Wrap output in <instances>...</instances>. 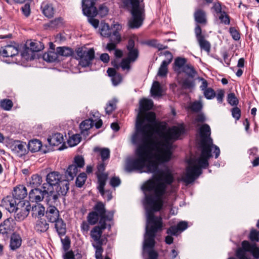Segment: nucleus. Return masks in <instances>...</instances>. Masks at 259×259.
Returning <instances> with one entry per match:
<instances>
[{"label":"nucleus","mask_w":259,"mask_h":259,"mask_svg":"<svg viewBox=\"0 0 259 259\" xmlns=\"http://www.w3.org/2000/svg\"><path fill=\"white\" fill-rule=\"evenodd\" d=\"M42 58L48 62H54L58 60V56L56 51H49L44 54Z\"/></svg>","instance_id":"obj_34"},{"label":"nucleus","mask_w":259,"mask_h":259,"mask_svg":"<svg viewBox=\"0 0 259 259\" xmlns=\"http://www.w3.org/2000/svg\"><path fill=\"white\" fill-rule=\"evenodd\" d=\"M13 105V102L10 99H4L0 102L1 107L6 111L10 110L12 109Z\"/></svg>","instance_id":"obj_43"},{"label":"nucleus","mask_w":259,"mask_h":259,"mask_svg":"<svg viewBox=\"0 0 259 259\" xmlns=\"http://www.w3.org/2000/svg\"><path fill=\"white\" fill-rule=\"evenodd\" d=\"M101 35L105 37H108L111 36V32L108 24H104L102 25L101 28Z\"/></svg>","instance_id":"obj_45"},{"label":"nucleus","mask_w":259,"mask_h":259,"mask_svg":"<svg viewBox=\"0 0 259 259\" xmlns=\"http://www.w3.org/2000/svg\"><path fill=\"white\" fill-rule=\"evenodd\" d=\"M229 32L234 40H238L240 39V33L234 27H230Z\"/></svg>","instance_id":"obj_57"},{"label":"nucleus","mask_w":259,"mask_h":259,"mask_svg":"<svg viewBox=\"0 0 259 259\" xmlns=\"http://www.w3.org/2000/svg\"><path fill=\"white\" fill-rule=\"evenodd\" d=\"M27 195V189L26 187L22 185H20L16 187L14 190L13 194V197L17 199L20 200L23 199L26 197Z\"/></svg>","instance_id":"obj_22"},{"label":"nucleus","mask_w":259,"mask_h":259,"mask_svg":"<svg viewBox=\"0 0 259 259\" xmlns=\"http://www.w3.org/2000/svg\"><path fill=\"white\" fill-rule=\"evenodd\" d=\"M96 152H99L103 161L108 159L110 156V150L107 148H100L96 147L94 149Z\"/></svg>","instance_id":"obj_39"},{"label":"nucleus","mask_w":259,"mask_h":259,"mask_svg":"<svg viewBox=\"0 0 259 259\" xmlns=\"http://www.w3.org/2000/svg\"><path fill=\"white\" fill-rule=\"evenodd\" d=\"M55 228L59 235H64L66 233V224L62 219H58L55 221Z\"/></svg>","instance_id":"obj_37"},{"label":"nucleus","mask_w":259,"mask_h":259,"mask_svg":"<svg viewBox=\"0 0 259 259\" xmlns=\"http://www.w3.org/2000/svg\"><path fill=\"white\" fill-rule=\"evenodd\" d=\"M182 72H184L187 75L191 77H194L196 74L194 67L190 64H186L184 66L183 69L182 70Z\"/></svg>","instance_id":"obj_41"},{"label":"nucleus","mask_w":259,"mask_h":259,"mask_svg":"<svg viewBox=\"0 0 259 259\" xmlns=\"http://www.w3.org/2000/svg\"><path fill=\"white\" fill-rule=\"evenodd\" d=\"M228 102L232 106L237 105L238 100L234 93H230L228 95Z\"/></svg>","instance_id":"obj_52"},{"label":"nucleus","mask_w":259,"mask_h":259,"mask_svg":"<svg viewBox=\"0 0 259 259\" xmlns=\"http://www.w3.org/2000/svg\"><path fill=\"white\" fill-rule=\"evenodd\" d=\"M21 10L23 14L26 17H28L29 16L31 12L30 4L29 3L25 4L23 6Z\"/></svg>","instance_id":"obj_55"},{"label":"nucleus","mask_w":259,"mask_h":259,"mask_svg":"<svg viewBox=\"0 0 259 259\" xmlns=\"http://www.w3.org/2000/svg\"><path fill=\"white\" fill-rule=\"evenodd\" d=\"M212 9L215 12V16L220 21V23L225 25H229L230 23V17L227 13L222 11V8L220 3H215L213 4Z\"/></svg>","instance_id":"obj_14"},{"label":"nucleus","mask_w":259,"mask_h":259,"mask_svg":"<svg viewBox=\"0 0 259 259\" xmlns=\"http://www.w3.org/2000/svg\"><path fill=\"white\" fill-rule=\"evenodd\" d=\"M108 10L107 7L104 6H101L99 7L98 14H99L101 17H104L108 14Z\"/></svg>","instance_id":"obj_64"},{"label":"nucleus","mask_w":259,"mask_h":259,"mask_svg":"<svg viewBox=\"0 0 259 259\" xmlns=\"http://www.w3.org/2000/svg\"><path fill=\"white\" fill-rule=\"evenodd\" d=\"M69 181L67 179H63L57 186H55L56 192L58 195L65 196L67 194L69 188Z\"/></svg>","instance_id":"obj_20"},{"label":"nucleus","mask_w":259,"mask_h":259,"mask_svg":"<svg viewBox=\"0 0 259 259\" xmlns=\"http://www.w3.org/2000/svg\"><path fill=\"white\" fill-rule=\"evenodd\" d=\"M93 211L100 217L99 222L102 221L103 223H106V221H111L112 219L113 213L112 212H109L106 214L105 205L101 202H98L95 204Z\"/></svg>","instance_id":"obj_9"},{"label":"nucleus","mask_w":259,"mask_h":259,"mask_svg":"<svg viewBox=\"0 0 259 259\" xmlns=\"http://www.w3.org/2000/svg\"><path fill=\"white\" fill-rule=\"evenodd\" d=\"M182 86L185 89H190L194 86V82L190 79L186 78L183 80Z\"/></svg>","instance_id":"obj_62"},{"label":"nucleus","mask_w":259,"mask_h":259,"mask_svg":"<svg viewBox=\"0 0 259 259\" xmlns=\"http://www.w3.org/2000/svg\"><path fill=\"white\" fill-rule=\"evenodd\" d=\"M32 215L33 217L39 218L45 214V208L40 203H36L32 206Z\"/></svg>","instance_id":"obj_28"},{"label":"nucleus","mask_w":259,"mask_h":259,"mask_svg":"<svg viewBox=\"0 0 259 259\" xmlns=\"http://www.w3.org/2000/svg\"><path fill=\"white\" fill-rule=\"evenodd\" d=\"M49 228V224L45 219H38L35 226V229L38 232H46Z\"/></svg>","instance_id":"obj_33"},{"label":"nucleus","mask_w":259,"mask_h":259,"mask_svg":"<svg viewBox=\"0 0 259 259\" xmlns=\"http://www.w3.org/2000/svg\"><path fill=\"white\" fill-rule=\"evenodd\" d=\"M153 105L151 100L143 99L140 102L136 131L131 139L132 143L138 146L135 151L137 158L127 160L125 166V170L128 172L135 171L153 174V179L142 187L144 193H155L159 185L163 186L164 192H166L167 187L173 183L171 171L167 167L159 169L158 165L170 159L172 143L184 132L182 126H175L161 134L163 141L154 139L153 126L150 124L143 125L144 112L152 109Z\"/></svg>","instance_id":"obj_1"},{"label":"nucleus","mask_w":259,"mask_h":259,"mask_svg":"<svg viewBox=\"0 0 259 259\" xmlns=\"http://www.w3.org/2000/svg\"><path fill=\"white\" fill-rule=\"evenodd\" d=\"M195 21L199 24L205 25L207 23V18L205 12L201 9L196 10L194 14Z\"/></svg>","instance_id":"obj_25"},{"label":"nucleus","mask_w":259,"mask_h":259,"mask_svg":"<svg viewBox=\"0 0 259 259\" xmlns=\"http://www.w3.org/2000/svg\"><path fill=\"white\" fill-rule=\"evenodd\" d=\"M74 165H76L77 168H81L84 165L83 158L81 156H76L74 158Z\"/></svg>","instance_id":"obj_54"},{"label":"nucleus","mask_w":259,"mask_h":259,"mask_svg":"<svg viewBox=\"0 0 259 259\" xmlns=\"http://www.w3.org/2000/svg\"><path fill=\"white\" fill-rule=\"evenodd\" d=\"M16 225L15 220L12 218L5 220L0 224V234L4 237H8L14 230Z\"/></svg>","instance_id":"obj_10"},{"label":"nucleus","mask_w":259,"mask_h":259,"mask_svg":"<svg viewBox=\"0 0 259 259\" xmlns=\"http://www.w3.org/2000/svg\"><path fill=\"white\" fill-rule=\"evenodd\" d=\"M187 59L184 58L177 57L174 62V70L178 73L182 72V70L186 64Z\"/></svg>","instance_id":"obj_29"},{"label":"nucleus","mask_w":259,"mask_h":259,"mask_svg":"<svg viewBox=\"0 0 259 259\" xmlns=\"http://www.w3.org/2000/svg\"><path fill=\"white\" fill-rule=\"evenodd\" d=\"M122 2L132 14V17L128 22L129 27L131 28H139L142 25L145 17L143 0H123Z\"/></svg>","instance_id":"obj_3"},{"label":"nucleus","mask_w":259,"mask_h":259,"mask_svg":"<svg viewBox=\"0 0 259 259\" xmlns=\"http://www.w3.org/2000/svg\"><path fill=\"white\" fill-rule=\"evenodd\" d=\"M203 94L204 97L208 100L212 99L215 96V93L214 91L210 88H209L205 90V91H203Z\"/></svg>","instance_id":"obj_51"},{"label":"nucleus","mask_w":259,"mask_h":259,"mask_svg":"<svg viewBox=\"0 0 259 259\" xmlns=\"http://www.w3.org/2000/svg\"><path fill=\"white\" fill-rule=\"evenodd\" d=\"M136 39H137V37L135 35H132L128 39L126 46L128 51L127 58L132 62H135L139 56L138 50L135 47V41Z\"/></svg>","instance_id":"obj_13"},{"label":"nucleus","mask_w":259,"mask_h":259,"mask_svg":"<svg viewBox=\"0 0 259 259\" xmlns=\"http://www.w3.org/2000/svg\"><path fill=\"white\" fill-rule=\"evenodd\" d=\"M249 239L252 241H259V231L252 230L250 233Z\"/></svg>","instance_id":"obj_58"},{"label":"nucleus","mask_w":259,"mask_h":259,"mask_svg":"<svg viewBox=\"0 0 259 259\" xmlns=\"http://www.w3.org/2000/svg\"><path fill=\"white\" fill-rule=\"evenodd\" d=\"M41 8L42 10L43 14L47 17H52L54 14V10L52 4L44 2L41 6Z\"/></svg>","instance_id":"obj_32"},{"label":"nucleus","mask_w":259,"mask_h":259,"mask_svg":"<svg viewBox=\"0 0 259 259\" xmlns=\"http://www.w3.org/2000/svg\"><path fill=\"white\" fill-rule=\"evenodd\" d=\"M232 114L234 118L238 120L240 117L241 111L238 107L233 108L232 109Z\"/></svg>","instance_id":"obj_63"},{"label":"nucleus","mask_w":259,"mask_h":259,"mask_svg":"<svg viewBox=\"0 0 259 259\" xmlns=\"http://www.w3.org/2000/svg\"><path fill=\"white\" fill-rule=\"evenodd\" d=\"M63 180L62 175L58 171H53L49 172L46 176L47 188L53 190V187L57 186Z\"/></svg>","instance_id":"obj_12"},{"label":"nucleus","mask_w":259,"mask_h":259,"mask_svg":"<svg viewBox=\"0 0 259 259\" xmlns=\"http://www.w3.org/2000/svg\"><path fill=\"white\" fill-rule=\"evenodd\" d=\"M14 197H7L2 201L3 205L10 212L15 211L18 202Z\"/></svg>","instance_id":"obj_18"},{"label":"nucleus","mask_w":259,"mask_h":259,"mask_svg":"<svg viewBox=\"0 0 259 259\" xmlns=\"http://www.w3.org/2000/svg\"><path fill=\"white\" fill-rule=\"evenodd\" d=\"M96 0H82L83 14L88 17L89 23L95 28L99 24V21L94 18L98 14V11L95 6Z\"/></svg>","instance_id":"obj_4"},{"label":"nucleus","mask_w":259,"mask_h":259,"mask_svg":"<svg viewBox=\"0 0 259 259\" xmlns=\"http://www.w3.org/2000/svg\"><path fill=\"white\" fill-rule=\"evenodd\" d=\"M163 90L159 82L154 81L151 87L150 93L154 98L160 97L163 95Z\"/></svg>","instance_id":"obj_24"},{"label":"nucleus","mask_w":259,"mask_h":259,"mask_svg":"<svg viewBox=\"0 0 259 259\" xmlns=\"http://www.w3.org/2000/svg\"><path fill=\"white\" fill-rule=\"evenodd\" d=\"M78 172V168L77 166L74 164H71L68 166L66 172L65 177L69 181H72L76 176Z\"/></svg>","instance_id":"obj_30"},{"label":"nucleus","mask_w":259,"mask_h":259,"mask_svg":"<svg viewBox=\"0 0 259 259\" xmlns=\"http://www.w3.org/2000/svg\"><path fill=\"white\" fill-rule=\"evenodd\" d=\"M80 141L79 135L75 134L72 135L68 140V143L70 146L73 147L77 145Z\"/></svg>","instance_id":"obj_47"},{"label":"nucleus","mask_w":259,"mask_h":259,"mask_svg":"<svg viewBox=\"0 0 259 259\" xmlns=\"http://www.w3.org/2000/svg\"><path fill=\"white\" fill-rule=\"evenodd\" d=\"M132 62V61L127 58L123 59L120 63V67L123 70H128L130 69V63Z\"/></svg>","instance_id":"obj_53"},{"label":"nucleus","mask_w":259,"mask_h":259,"mask_svg":"<svg viewBox=\"0 0 259 259\" xmlns=\"http://www.w3.org/2000/svg\"><path fill=\"white\" fill-rule=\"evenodd\" d=\"M194 32L200 49L209 53L211 47L210 44L205 39L204 36L202 34L201 28L198 24L196 25Z\"/></svg>","instance_id":"obj_11"},{"label":"nucleus","mask_w":259,"mask_h":259,"mask_svg":"<svg viewBox=\"0 0 259 259\" xmlns=\"http://www.w3.org/2000/svg\"><path fill=\"white\" fill-rule=\"evenodd\" d=\"M168 64L166 63L162 62V63L159 68L157 75L162 77L166 76L168 72Z\"/></svg>","instance_id":"obj_46"},{"label":"nucleus","mask_w":259,"mask_h":259,"mask_svg":"<svg viewBox=\"0 0 259 259\" xmlns=\"http://www.w3.org/2000/svg\"><path fill=\"white\" fill-rule=\"evenodd\" d=\"M1 50V55L5 57H13L17 55L19 52L17 47L11 45L6 46L4 48H2Z\"/></svg>","instance_id":"obj_21"},{"label":"nucleus","mask_w":259,"mask_h":259,"mask_svg":"<svg viewBox=\"0 0 259 259\" xmlns=\"http://www.w3.org/2000/svg\"><path fill=\"white\" fill-rule=\"evenodd\" d=\"M88 222L91 225H95L100 220V217L92 211L90 212L87 217Z\"/></svg>","instance_id":"obj_42"},{"label":"nucleus","mask_w":259,"mask_h":259,"mask_svg":"<svg viewBox=\"0 0 259 259\" xmlns=\"http://www.w3.org/2000/svg\"><path fill=\"white\" fill-rule=\"evenodd\" d=\"M92 245L96 249V258L102 259V252L103 251V249L102 247V245L95 244V243H92Z\"/></svg>","instance_id":"obj_49"},{"label":"nucleus","mask_w":259,"mask_h":259,"mask_svg":"<svg viewBox=\"0 0 259 259\" xmlns=\"http://www.w3.org/2000/svg\"><path fill=\"white\" fill-rule=\"evenodd\" d=\"M22 243L20 235L16 233H13L11 237L10 247L12 250H15L20 247Z\"/></svg>","instance_id":"obj_27"},{"label":"nucleus","mask_w":259,"mask_h":259,"mask_svg":"<svg viewBox=\"0 0 259 259\" xmlns=\"http://www.w3.org/2000/svg\"><path fill=\"white\" fill-rule=\"evenodd\" d=\"M27 146L28 149L30 151L32 152H35L38 151L40 149L42 146V144L39 140L34 139L29 141Z\"/></svg>","instance_id":"obj_36"},{"label":"nucleus","mask_w":259,"mask_h":259,"mask_svg":"<svg viewBox=\"0 0 259 259\" xmlns=\"http://www.w3.org/2000/svg\"><path fill=\"white\" fill-rule=\"evenodd\" d=\"M202 107V105L200 102H195L192 103L191 106V108L192 110L198 112L201 110Z\"/></svg>","instance_id":"obj_60"},{"label":"nucleus","mask_w":259,"mask_h":259,"mask_svg":"<svg viewBox=\"0 0 259 259\" xmlns=\"http://www.w3.org/2000/svg\"><path fill=\"white\" fill-rule=\"evenodd\" d=\"M44 45L40 41H32L29 44V48H28L25 51L23 52L21 55L26 60L29 59L27 55V52L30 50L31 52H39L44 49Z\"/></svg>","instance_id":"obj_19"},{"label":"nucleus","mask_w":259,"mask_h":259,"mask_svg":"<svg viewBox=\"0 0 259 259\" xmlns=\"http://www.w3.org/2000/svg\"><path fill=\"white\" fill-rule=\"evenodd\" d=\"M87 179V175L85 173L83 172L80 174L76 178V185L78 187H81L84 184Z\"/></svg>","instance_id":"obj_48"},{"label":"nucleus","mask_w":259,"mask_h":259,"mask_svg":"<svg viewBox=\"0 0 259 259\" xmlns=\"http://www.w3.org/2000/svg\"><path fill=\"white\" fill-rule=\"evenodd\" d=\"M199 134L201 155L199 157L189 159L186 171L182 177V181L187 184L193 182L202 174V169L208 166V159L212 156L211 152L212 149L215 158L220 154L219 148L212 144V140L210 138V128L208 125L205 124L201 126L199 129Z\"/></svg>","instance_id":"obj_2"},{"label":"nucleus","mask_w":259,"mask_h":259,"mask_svg":"<svg viewBox=\"0 0 259 259\" xmlns=\"http://www.w3.org/2000/svg\"><path fill=\"white\" fill-rule=\"evenodd\" d=\"M42 183V178L38 175H34L31 176L29 181V185L31 188H37Z\"/></svg>","instance_id":"obj_38"},{"label":"nucleus","mask_w":259,"mask_h":259,"mask_svg":"<svg viewBox=\"0 0 259 259\" xmlns=\"http://www.w3.org/2000/svg\"><path fill=\"white\" fill-rule=\"evenodd\" d=\"M26 143L20 141H14L10 144L12 151L18 156L21 157L27 153Z\"/></svg>","instance_id":"obj_15"},{"label":"nucleus","mask_w":259,"mask_h":259,"mask_svg":"<svg viewBox=\"0 0 259 259\" xmlns=\"http://www.w3.org/2000/svg\"><path fill=\"white\" fill-rule=\"evenodd\" d=\"M56 51L58 56L67 57L71 56L73 54V51L71 48L66 47H57Z\"/></svg>","instance_id":"obj_35"},{"label":"nucleus","mask_w":259,"mask_h":259,"mask_svg":"<svg viewBox=\"0 0 259 259\" xmlns=\"http://www.w3.org/2000/svg\"><path fill=\"white\" fill-rule=\"evenodd\" d=\"M155 118H156L155 114L154 113H153L152 112H149L148 113L144 112L143 122L144 121V120H146L147 121L149 122V123H148L147 124H150L152 126H153L152 125V124L153 123L154 124L155 123ZM153 127L154 128V127ZM162 133H161L160 134V139H158L156 138L153 135L154 139L158 140V141H163V139L162 138L161 136ZM164 133H165V132Z\"/></svg>","instance_id":"obj_31"},{"label":"nucleus","mask_w":259,"mask_h":259,"mask_svg":"<svg viewBox=\"0 0 259 259\" xmlns=\"http://www.w3.org/2000/svg\"><path fill=\"white\" fill-rule=\"evenodd\" d=\"M31 205L27 201L22 200L19 201L17 204L15 215V221L17 222H21L24 220L28 215Z\"/></svg>","instance_id":"obj_7"},{"label":"nucleus","mask_w":259,"mask_h":259,"mask_svg":"<svg viewBox=\"0 0 259 259\" xmlns=\"http://www.w3.org/2000/svg\"><path fill=\"white\" fill-rule=\"evenodd\" d=\"M121 183V181L118 177H113L110 181V184L112 187L118 186Z\"/></svg>","instance_id":"obj_61"},{"label":"nucleus","mask_w":259,"mask_h":259,"mask_svg":"<svg viewBox=\"0 0 259 259\" xmlns=\"http://www.w3.org/2000/svg\"><path fill=\"white\" fill-rule=\"evenodd\" d=\"M77 55L76 59L79 64L83 67L89 66L95 58V51L93 48L87 49L85 48H78L75 50Z\"/></svg>","instance_id":"obj_6"},{"label":"nucleus","mask_w":259,"mask_h":259,"mask_svg":"<svg viewBox=\"0 0 259 259\" xmlns=\"http://www.w3.org/2000/svg\"><path fill=\"white\" fill-rule=\"evenodd\" d=\"M97 175L99 183L98 189L102 191V189L104 188L108 175L106 174H97Z\"/></svg>","instance_id":"obj_40"},{"label":"nucleus","mask_w":259,"mask_h":259,"mask_svg":"<svg viewBox=\"0 0 259 259\" xmlns=\"http://www.w3.org/2000/svg\"><path fill=\"white\" fill-rule=\"evenodd\" d=\"M107 228V224L99 222V225L94 227L91 231L90 235L94 241L93 243L95 244L103 245V239L102 238L103 231Z\"/></svg>","instance_id":"obj_8"},{"label":"nucleus","mask_w":259,"mask_h":259,"mask_svg":"<svg viewBox=\"0 0 259 259\" xmlns=\"http://www.w3.org/2000/svg\"><path fill=\"white\" fill-rule=\"evenodd\" d=\"M46 216L49 222L54 223L60 218L59 211L55 206L50 205L46 211Z\"/></svg>","instance_id":"obj_17"},{"label":"nucleus","mask_w":259,"mask_h":259,"mask_svg":"<svg viewBox=\"0 0 259 259\" xmlns=\"http://www.w3.org/2000/svg\"><path fill=\"white\" fill-rule=\"evenodd\" d=\"M42 188L44 189L42 191L37 188H34L30 190L29 197L31 201L40 202L43 200L46 195L49 197H52L54 200L58 198L57 194L49 188H47L45 184H43Z\"/></svg>","instance_id":"obj_5"},{"label":"nucleus","mask_w":259,"mask_h":259,"mask_svg":"<svg viewBox=\"0 0 259 259\" xmlns=\"http://www.w3.org/2000/svg\"><path fill=\"white\" fill-rule=\"evenodd\" d=\"M110 41H114L116 44L119 43L121 40V36L117 31H114L112 35L110 36Z\"/></svg>","instance_id":"obj_59"},{"label":"nucleus","mask_w":259,"mask_h":259,"mask_svg":"<svg viewBox=\"0 0 259 259\" xmlns=\"http://www.w3.org/2000/svg\"><path fill=\"white\" fill-rule=\"evenodd\" d=\"M49 144L52 146H58L64 142L63 135L60 133H55L48 138Z\"/></svg>","instance_id":"obj_23"},{"label":"nucleus","mask_w":259,"mask_h":259,"mask_svg":"<svg viewBox=\"0 0 259 259\" xmlns=\"http://www.w3.org/2000/svg\"><path fill=\"white\" fill-rule=\"evenodd\" d=\"M117 100L114 99L108 102L107 107L105 108V111L107 114H109L112 112L116 108V104Z\"/></svg>","instance_id":"obj_44"},{"label":"nucleus","mask_w":259,"mask_h":259,"mask_svg":"<svg viewBox=\"0 0 259 259\" xmlns=\"http://www.w3.org/2000/svg\"><path fill=\"white\" fill-rule=\"evenodd\" d=\"M241 244L245 251L250 252L255 259L259 258V248L255 243L251 244L248 241H243Z\"/></svg>","instance_id":"obj_16"},{"label":"nucleus","mask_w":259,"mask_h":259,"mask_svg":"<svg viewBox=\"0 0 259 259\" xmlns=\"http://www.w3.org/2000/svg\"><path fill=\"white\" fill-rule=\"evenodd\" d=\"M99 191L102 196L105 199H107V201H109L112 199V192L110 190L105 191L103 188L102 191L100 189L99 190Z\"/></svg>","instance_id":"obj_56"},{"label":"nucleus","mask_w":259,"mask_h":259,"mask_svg":"<svg viewBox=\"0 0 259 259\" xmlns=\"http://www.w3.org/2000/svg\"><path fill=\"white\" fill-rule=\"evenodd\" d=\"M96 120L93 118H89L82 121L79 125L81 134L88 135V131L92 127Z\"/></svg>","instance_id":"obj_26"},{"label":"nucleus","mask_w":259,"mask_h":259,"mask_svg":"<svg viewBox=\"0 0 259 259\" xmlns=\"http://www.w3.org/2000/svg\"><path fill=\"white\" fill-rule=\"evenodd\" d=\"M246 251H245L243 248H239L237 250L236 252V256L238 258V259H250L249 257H247L246 254ZM228 259H236L234 257H230Z\"/></svg>","instance_id":"obj_50"}]
</instances>
